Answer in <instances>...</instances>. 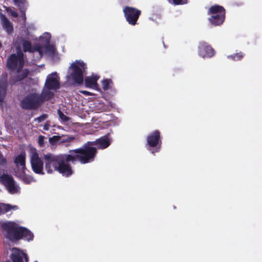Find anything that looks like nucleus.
Wrapping results in <instances>:
<instances>
[{
  "mask_svg": "<svg viewBox=\"0 0 262 262\" xmlns=\"http://www.w3.org/2000/svg\"><path fill=\"white\" fill-rule=\"evenodd\" d=\"M95 153V149L88 144L83 147L71 151L70 154L68 155H53L48 154L45 155L43 157L45 168L49 173L55 170L63 176L68 177L73 172L71 166L69 164V162L74 163L77 159L82 164L92 162Z\"/></svg>",
  "mask_w": 262,
  "mask_h": 262,
  "instance_id": "obj_1",
  "label": "nucleus"
},
{
  "mask_svg": "<svg viewBox=\"0 0 262 262\" xmlns=\"http://www.w3.org/2000/svg\"><path fill=\"white\" fill-rule=\"evenodd\" d=\"M51 34L46 32L40 36L38 44L35 47H32L30 42L27 40L23 41V46L25 52L28 51L32 53L35 56V61L39 59L43 55H47L53 60L58 59V55L56 53L54 46L49 43L51 39Z\"/></svg>",
  "mask_w": 262,
  "mask_h": 262,
  "instance_id": "obj_2",
  "label": "nucleus"
},
{
  "mask_svg": "<svg viewBox=\"0 0 262 262\" xmlns=\"http://www.w3.org/2000/svg\"><path fill=\"white\" fill-rule=\"evenodd\" d=\"M3 227L6 231V237L12 242H15L21 238L27 241L33 239V234L30 231L13 222L6 223Z\"/></svg>",
  "mask_w": 262,
  "mask_h": 262,
  "instance_id": "obj_3",
  "label": "nucleus"
},
{
  "mask_svg": "<svg viewBox=\"0 0 262 262\" xmlns=\"http://www.w3.org/2000/svg\"><path fill=\"white\" fill-rule=\"evenodd\" d=\"M87 65L82 60H76L69 67L67 75L68 80L72 83L81 84L83 82V76L86 74Z\"/></svg>",
  "mask_w": 262,
  "mask_h": 262,
  "instance_id": "obj_4",
  "label": "nucleus"
},
{
  "mask_svg": "<svg viewBox=\"0 0 262 262\" xmlns=\"http://www.w3.org/2000/svg\"><path fill=\"white\" fill-rule=\"evenodd\" d=\"M24 63V54L20 51H18L16 54L11 55L7 60V67L17 73L16 76L18 77L16 81L21 80L28 75V71L23 69Z\"/></svg>",
  "mask_w": 262,
  "mask_h": 262,
  "instance_id": "obj_5",
  "label": "nucleus"
},
{
  "mask_svg": "<svg viewBox=\"0 0 262 262\" xmlns=\"http://www.w3.org/2000/svg\"><path fill=\"white\" fill-rule=\"evenodd\" d=\"M59 86V78L56 72L48 75L42 91L44 98L47 100L50 99Z\"/></svg>",
  "mask_w": 262,
  "mask_h": 262,
  "instance_id": "obj_6",
  "label": "nucleus"
},
{
  "mask_svg": "<svg viewBox=\"0 0 262 262\" xmlns=\"http://www.w3.org/2000/svg\"><path fill=\"white\" fill-rule=\"evenodd\" d=\"M27 151L33 171L37 174H43V162L39 157L38 151L31 146L27 147Z\"/></svg>",
  "mask_w": 262,
  "mask_h": 262,
  "instance_id": "obj_7",
  "label": "nucleus"
},
{
  "mask_svg": "<svg viewBox=\"0 0 262 262\" xmlns=\"http://www.w3.org/2000/svg\"><path fill=\"white\" fill-rule=\"evenodd\" d=\"M209 22L214 26L220 25L223 24L225 19V9L222 6L214 5L211 7L208 11Z\"/></svg>",
  "mask_w": 262,
  "mask_h": 262,
  "instance_id": "obj_8",
  "label": "nucleus"
},
{
  "mask_svg": "<svg viewBox=\"0 0 262 262\" xmlns=\"http://www.w3.org/2000/svg\"><path fill=\"white\" fill-rule=\"evenodd\" d=\"M45 100L42 93L39 95L36 93H32L27 96L21 102V106L24 108L31 109L34 108L40 105V104Z\"/></svg>",
  "mask_w": 262,
  "mask_h": 262,
  "instance_id": "obj_9",
  "label": "nucleus"
},
{
  "mask_svg": "<svg viewBox=\"0 0 262 262\" xmlns=\"http://www.w3.org/2000/svg\"><path fill=\"white\" fill-rule=\"evenodd\" d=\"M160 134L158 130H155L147 137L148 149L152 154L158 152L160 150L161 141Z\"/></svg>",
  "mask_w": 262,
  "mask_h": 262,
  "instance_id": "obj_10",
  "label": "nucleus"
},
{
  "mask_svg": "<svg viewBox=\"0 0 262 262\" xmlns=\"http://www.w3.org/2000/svg\"><path fill=\"white\" fill-rule=\"evenodd\" d=\"M0 183L6 187L8 192L11 194H15L20 191V187L10 175L4 174L1 176Z\"/></svg>",
  "mask_w": 262,
  "mask_h": 262,
  "instance_id": "obj_11",
  "label": "nucleus"
},
{
  "mask_svg": "<svg viewBox=\"0 0 262 262\" xmlns=\"http://www.w3.org/2000/svg\"><path fill=\"white\" fill-rule=\"evenodd\" d=\"M123 12L126 20L132 25H135L140 15V10L130 7H126L123 9Z\"/></svg>",
  "mask_w": 262,
  "mask_h": 262,
  "instance_id": "obj_12",
  "label": "nucleus"
},
{
  "mask_svg": "<svg viewBox=\"0 0 262 262\" xmlns=\"http://www.w3.org/2000/svg\"><path fill=\"white\" fill-rule=\"evenodd\" d=\"M111 141L112 140L108 136H104L98 139L94 142H88L81 147H83L86 144H89L90 146L94 148L95 150V153L93 158V160H94L95 157L97 153V149L95 147L93 146V145H96L98 148L103 149L107 148L110 145ZM94 160H93L92 162Z\"/></svg>",
  "mask_w": 262,
  "mask_h": 262,
  "instance_id": "obj_13",
  "label": "nucleus"
},
{
  "mask_svg": "<svg viewBox=\"0 0 262 262\" xmlns=\"http://www.w3.org/2000/svg\"><path fill=\"white\" fill-rule=\"evenodd\" d=\"M10 251V258L12 262H28L27 255L23 250L17 248H12Z\"/></svg>",
  "mask_w": 262,
  "mask_h": 262,
  "instance_id": "obj_14",
  "label": "nucleus"
},
{
  "mask_svg": "<svg viewBox=\"0 0 262 262\" xmlns=\"http://www.w3.org/2000/svg\"><path fill=\"white\" fill-rule=\"evenodd\" d=\"M198 54L203 58H210L214 55L215 51L206 42H200L198 47Z\"/></svg>",
  "mask_w": 262,
  "mask_h": 262,
  "instance_id": "obj_15",
  "label": "nucleus"
},
{
  "mask_svg": "<svg viewBox=\"0 0 262 262\" xmlns=\"http://www.w3.org/2000/svg\"><path fill=\"white\" fill-rule=\"evenodd\" d=\"M100 76L97 74H92L86 76L84 79V85L86 88L99 91L97 81L100 78Z\"/></svg>",
  "mask_w": 262,
  "mask_h": 262,
  "instance_id": "obj_16",
  "label": "nucleus"
},
{
  "mask_svg": "<svg viewBox=\"0 0 262 262\" xmlns=\"http://www.w3.org/2000/svg\"><path fill=\"white\" fill-rule=\"evenodd\" d=\"M7 86V75L3 74L0 78V102L4 100Z\"/></svg>",
  "mask_w": 262,
  "mask_h": 262,
  "instance_id": "obj_17",
  "label": "nucleus"
},
{
  "mask_svg": "<svg viewBox=\"0 0 262 262\" xmlns=\"http://www.w3.org/2000/svg\"><path fill=\"white\" fill-rule=\"evenodd\" d=\"M0 19L3 29L8 34H10L13 31L12 23L3 14H0Z\"/></svg>",
  "mask_w": 262,
  "mask_h": 262,
  "instance_id": "obj_18",
  "label": "nucleus"
},
{
  "mask_svg": "<svg viewBox=\"0 0 262 262\" xmlns=\"http://www.w3.org/2000/svg\"><path fill=\"white\" fill-rule=\"evenodd\" d=\"M14 162L20 171H26V155L25 153H21L17 155L15 157Z\"/></svg>",
  "mask_w": 262,
  "mask_h": 262,
  "instance_id": "obj_19",
  "label": "nucleus"
},
{
  "mask_svg": "<svg viewBox=\"0 0 262 262\" xmlns=\"http://www.w3.org/2000/svg\"><path fill=\"white\" fill-rule=\"evenodd\" d=\"M14 4L19 7L21 16L24 20L26 19L25 11L28 7V4L26 0H14Z\"/></svg>",
  "mask_w": 262,
  "mask_h": 262,
  "instance_id": "obj_20",
  "label": "nucleus"
},
{
  "mask_svg": "<svg viewBox=\"0 0 262 262\" xmlns=\"http://www.w3.org/2000/svg\"><path fill=\"white\" fill-rule=\"evenodd\" d=\"M17 175L26 184H30L35 181L32 176L26 174L25 173V171H20L17 173Z\"/></svg>",
  "mask_w": 262,
  "mask_h": 262,
  "instance_id": "obj_21",
  "label": "nucleus"
},
{
  "mask_svg": "<svg viewBox=\"0 0 262 262\" xmlns=\"http://www.w3.org/2000/svg\"><path fill=\"white\" fill-rule=\"evenodd\" d=\"M18 209V207L16 205L0 203V213L7 212L11 210H15Z\"/></svg>",
  "mask_w": 262,
  "mask_h": 262,
  "instance_id": "obj_22",
  "label": "nucleus"
},
{
  "mask_svg": "<svg viewBox=\"0 0 262 262\" xmlns=\"http://www.w3.org/2000/svg\"><path fill=\"white\" fill-rule=\"evenodd\" d=\"M112 81L111 79H105L101 81V85L103 90L104 91H106L112 88Z\"/></svg>",
  "mask_w": 262,
  "mask_h": 262,
  "instance_id": "obj_23",
  "label": "nucleus"
},
{
  "mask_svg": "<svg viewBox=\"0 0 262 262\" xmlns=\"http://www.w3.org/2000/svg\"><path fill=\"white\" fill-rule=\"evenodd\" d=\"M244 56V54L243 53L239 52V53L234 54L231 55H229L227 56V58L228 59H231L234 61H237V60H241V59H242L243 58Z\"/></svg>",
  "mask_w": 262,
  "mask_h": 262,
  "instance_id": "obj_24",
  "label": "nucleus"
},
{
  "mask_svg": "<svg viewBox=\"0 0 262 262\" xmlns=\"http://www.w3.org/2000/svg\"><path fill=\"white\" fill-rule=\"evenodd\" d=\"M57 113L58 114L59 119L63 123H66L69 120V118L66 116L60 110H58Z\"/></svg>",
  "mask_w": 262,
  "mask_h": 262,
  "instance_id": "obj_25",
  "label": "nucleus"
},
{
  "mask_svg": "<svg viewBox=\"0 0 262 262\" xmlns=\"http://www.w3.org/2000/svg\"><path fill=\"white\" fill-rule=\"evenodd\" d=\"M3 8L4 9V10L6 11V12H8L9 13H10V14L11 16H12L14 17H17L18 14H17V12L14 10V9H12V8H10L9 7H7L6 6H3Z\"/></svg>",
  "mask_w": 262,
  "mask_h": 262,
  "instance_id": "obj_26",
  "label": "nucleus"
},
{
  "mask_svg": "<svg viewBox=\"0 0 262 262\" xmlns=\"http://www.w3.org/2000/svg\"><path fill=\"white\" fill-rule=\"evenodd\" d=\"M168 1L174 5H183L187 3V0H168Z\"/></svg>",
  "mask_w": 262,
  "mask_h": 262,
  "instance_id": "obj_27",
  "label": "nucleus"
},
{
  "mask_svg": "<svg viewBox=\"0 0 262 262\" xmlns=\"http://www.w3.org/2000/svg\"><path fill=\"white\" fill-rule=\"evenodd\" d=\"M47 118V115L46 114L42 115L39 117L36 118L35 119V121H37L38 122H41L46 119Z\"/></svg>",
  "mask_w": 262,
  "mask_h": 262,
  "instance_id": "obj_28",
  "label": "nucleus"
},
{
  "mask_svg": "<svg viewBox=\"0 0 262 262\" xmlns=\"http://www.w3.org/2000/svg\"><path fill=\"white\" fill-rule=\"evenodd\" d=\"M44 137L42 136H40L38 139V143L40 146H42L43 144Z\"/></svg>",
  "mask_w": 262,
  "mask_h": 262,
  "instance_id": "obj_29",
  "label": "nucleus"
},
{
  "mask_svg": "<svg viewBox=\"0 0 262 262\" xmlns=\"http://www.w3.org/2000/svg\"><path fill=\"white\" fill-rule=\"evenodd\" d=\"M74 139V137H66L65 139H64L62 142H70L71 141H73Z\"/></svg>",
  "mask_w": 262,
  "mask_h": 262,
  "instance_id": "obj_30",
  "label": "nucleus"
},
{
  "mask_svg": "<svg viewBox=\"0 0 262 262\" xmlns=\"http://www.w3.org/2000/svg\"><path fill=\"white\" fill-rule=\"evenodd\" d=\"M5 163H6L5 159L0 154V164L3 165V164H5Z\"/></svg>",
  "mask_w": 262,
  "mask_h": 262,
  "instance_id": "obj_31",
  "label": "nucleus"
},
{
  "mask_svg": "<svg viewBox=\"0 0 262 262\" xmlns=\"http://www.w3.org/2000/svg\"><path fill=\"white\" fill-rule=\"evenodd\" d=\"M60 138V137L59 136H54L52 138H51L50 139V141H52V140L56 141L59 140Z\"/></svg>",
  "mask_w": 262,
  "mask_h": 262,
  "instance_id": "obj_32",
  "label": "nucleus"
},
{
  "mask_svg": "<svg viewBox=\"0 0 262 262\" xmlns=\"http://www.w3.org/2000/svg\"><path fill=\"white\" fill-rule=\"evenodd\" d=\"M81 93L86 95V96H89V95H91V93L88 92V91H81Z\"/></svg>",
  "mask_w": 262,
  "mask_h": 262,
  "instance_id": "obj_33",
  "label": "nucleus"
},
{
  "mask_svg": "<svg viewBox=\"0 0 262 262\" xmlns=\"http://www.w3.org/2000/svg\"><path fill=\"white\" fill-rule=\"evenodd\" d=\"M44 129L46 130H48L49 129V125H45L44 126Z\"/></svg>",
  "mask_w": 262,
  "mask_h": 262,
  "instance_id": "obj_34",
  "label": "nucleus"
},
{
  "mask_svg": "<svg viewBox=\"0 0 262 262\" xmlns=\"http://www.w3.org/2000/svg\"><path fill=\"white\" fill-rule=\"evenodd\" d=\"M1 46H2V44H1V43L0 42V48L1 47Z\"/></svg>",
  "mask_w": 262,
  "mask_h": 262,
  "instance_id": "obj_35",
  "label": "nucleus"
},
{
  "mask_svg": "<svg viewBox=\"0 0 262 262\" xmlns=\"http://www.w3.org/2000/svg\"><path fill=\"white\" fill-rule=\"evenodd\" d=\"M34 262H37V261H35Z\"/></svg>",
  "mask_w": 262,
  "mask_h": 262,
  "instance_id": "obj_36",
  "label": "nucleus"
}]
</instances>
